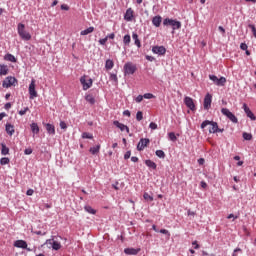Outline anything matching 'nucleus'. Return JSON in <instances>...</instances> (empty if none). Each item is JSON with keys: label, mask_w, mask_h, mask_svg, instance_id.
Segmentation results:
<instances>
[{"label": "nucleus", "mask_w": 256, "mask_h": 256, "mask_svg": "<svg viewBox=\"0 0 256 256\" xmlns=\"http://www.w3.org/2000/svg\"><path fill=\"white\" fill-rule=\"evenodd\" d=\"M17 33L19 37L22 39V41H31V33H29V31H26L25 24L18 23Z\"/></svg>", "instance_id": "f257e3e1"}, {"label": "nucleus", "mask_w": 256, "mask_h": 256, "mask_svg": "<svg viewBox=\"0 0 256 256\" xmlns=\"http://www.w3.org/2000/svg\"><path fill=\"white\" fill-rule=\"evenodd\" d=\"M164 27H172L173 31H177V29H181V21L171 18H165L163 20Z\"/></svg>", "instance_id": "f03ea898"}, {"label": "nucleus", "mask_w": 256, "mask_h": 256, "mask_svg": "<svg viewBox=\"0 0 256 256\" xmlns=\"http://www.w3.org/2000/svg\"><path fill=\"white\" fill-rule=\"evenodd\" d=\"M80 83L82 85L83 91H87L93 87V80L89 78L87 75H83L80 77Z\"/></svg>", "instance_id": "7ed1b4c3"}, {"label": "nucleus", "mask_w": 256, "mask_h": 256, "mask_svg": "<svg viewBox=\"0 0 256 256\" xmlns=\"http://www.w3.org/2000/svg\"><path fill=\"white\" fill-rule=\"evenodd\" d=\"M124 75H134L137 72V65L133 62H126L124 64Z\"/></svg>", "instance_id": "20e7f679"}, {"label": "nucleus", "mask_w": 256, "mask_h": 256, "mask_svg": "<svg viewBox=\"0 0 256 256\" xmlns=\"http://www.w3.org/2000/svg\"><path fill=\"white\" fill-rule=\"evenodd\" d=\"M208 125H211V128L209 129V133H217L219 125L217 122L205 120L201 124V129H205Z\"/></svg>", "instance_id": "39448f33"}, {"label": "nucleus", "mask_w": 256, "mask_h": 256, "mask_svg": "<svg viewBox=\"0 0 256 256\" xmlns=\"http://www.w3.org/2000/svg\"><path fill=\"white\" fill-rule=\"evenodd\" d=\"M36 80L34 78H32L30 84H29V87H28V93H29V98L30 99H36V97H38V94H37V90L35 89L36 87Z\"/></svg>", "instance_id": "423d86ee"}, {"label": "nucleus", "mask_w": 256, "mask_h": 256, "mask_svg": "<svg viewBox=\"0 0 256 256\" xmlns=\"http://www.w3.org/2000/svg\"><path fill=\"white\" fill-rule=\"evenodd\" d=\"M221 113H222V115H225V117H227L229 120H231L232 123H239L237 116H235V114H233L231 111H229V109L222 108Z\"/></svg>", "instance_id": "0eeeda50"}, {"label": "nucleus", "mask_w": 256, "mask_h": 256, "mask_svg": "<svg viewBox=\"0 0 256 256\" xmlns=\"http://www.w3.org/2000/svg\"><path fill=\"white\" fill-rule=\"evenodd\" d=\"M17 83V78L13 76H8L5 78V80L2 82V87L5 89H9V87H13Z\"/></svg>", "instance_id": "6e6552de"}, {"label": "nucleus", "mask_w": 256, "mask_h": 256, "mask_svg": "<svg viewBox=\"0 0 256 256\" xmlns=\"http://www.w3.org/2000/svg\"><path fill=\"white\" fill-rule=\"evenodd\" d=\"M44 245H50L48 246V249H52L54 251H59V249H61V243L55 241L53 238L52 239H47L46 242L44 243Z\"/></svg>", "instance_id": "1a4fd4ad"}, {"label": "nucleus", "mask_w": 256, "mask_h": 256, "mask_svg": "<svg viewBox=\"0 0 256 256\" xmlns=\"http://www.w3.org/2000/svg\"><path fill=\"white\" fill-rule=\"evenodd\" d=\"M211 103H213V96L207 93L204 97L203 107L205 111H209L211 109Z\"/></svg>", "instance_id": "9d476101"}, {"label": "nucleus", "mask_w": 256, "mask_h": 256, "mask_svg": "<svg viewBox=\"0 0 256 256\" xmlns=\"http://www.w3.org/2000/svg\"><path fill=\"white\" fill-rule=\"evenodd\" d=\"M184 103H185L186 107H188V109H190V111L197 110V107L195 106V102L193 101V98L186 96L184 98Z\"/></svg>", "instance_id": "9b49d317"}, {"label": "nucleus", "mask_w": 256, "mask_h": 256, "mask_svg": "<svg viewBox=\"0 0 256 256\" xmlns=\"http://www.w3.org/2000/svg\"><path fill=\"white\" fill-rule=\"evenodd\" d=\"M14 247H17L18 249H26V251H33V249L27 247V241L25 240H16L14 242Z\"/></svg>", "instance_id": "f8f14e48"}, {"label": "nucleus", "mask_w": 256, "mask_h": 256, "mask_svg": "<svg viewBox=\"0 0 256 256\" xmlns=\"http://www.w3.org/2000/svg\"><path fill=\"white\" fill-rule=\"evenodd\" d=\"M135 19V11L133 8H128L124 14V20L131 22Z\"/></svg>", "instance_id": "ddd939ff"}, {"label": "nucleus", "mask_w": 256, "mask_h": 256, "mask_svg": "<svg viewBox=\"0 0 256 256\" xmlns=\"http://www.w3.org/2000/svg\"><path fill=\"white\" fill-rule=\"evenodd\" d=\"M150 143L149 138H141L140 141L137 144V150L143 151L145 147H147Z\"/></svg>", "instance_id": "4468645a"}, {"label": "nucleus", "mask_w": 256, "mask_h": 256, "mask_svg": "<svg viewBox=\"0 0 256 256\" xmlns=\"http://www.w3.org/2000/svg\"><path fill=\"white\" fill-rule=\"evenodd\" d=\"M152 52L155 55H165L167 53V49L165 48V46H154L152 48Z\"/></svg>", "instance_id": "2eb2a0df"}, {"label": "nucleus", "mask_w": 256, "mask_h": 256, "mask_svg": "<svg viewBox=\"0 0 256 256\" xmlns=\"http://www.w3.org/2000/svg\"><path fill=\"white\" fill-rule=\"evenodd\" d=\"M242 108L244 109V112L246 113L247 117H249V119H251V121L256 120L255 114H253V112L251 111L249 106H247L246 103L243 104Z\"/></svg>", "instance_id": "dca6fc26"}, {"label": "nucleus", "mask_w": 256, "mask_h": 256, "mask_svg": "<svg viewBox=\"0 0 256 256\" xmlns=\"http://www.w3.org/2000/svg\"><path fill=\"white\" fill-rule=\"evenodd\" d=\"M161 23H163V17L161 15H156L152 18V25L154 27H161Z\"/></svg>", "instance_id": "f3484780"}, {"label": "nucleus", "mask_w": 256, "mask_h": 256, "mask_svg": "<svg viewBox=\"0 0 256 256\" xmlns=\"http://www.w3.org/2000/svg\"><path fill=\"white\" fill-rule=\"evenodd\" d=\"M5 131H6L7 135L12 137V135L15 134V126L13 124H11V123H6Z\"/></svg>", "instance_id": "a211bd4d"}, {"label": "nucleus", "mask_w": 256, "mask_h": 256, "mask_svg": "<svg viewBox=\"0 0 256 256\" xmlns=\"http://www.w3.org/2000/svg\"><path fill=\"white\" fill-rule=\"evenodd\" d=\"M5 75H9V66L0 64V77H4Z\"/></svg>", "instance_id": "6ab92c4d"}, {"label": "nucleus", "mask_w": 256, "mask_h": 256, "mask_svg": "<svg viewBox=\"0 0 256 256\" xmlns=\"http://www.w3.org/2000/svg\"><path fill=\"white\" fill-rule=\"evenodd\" d=\"M132 39L134 41V45H136L138 49H141V40L139 39V35L136 32L132 33Z\"/></svg>", "instance_id": "aec40b11"}, {"label": "nucleus", "mask_w": 256, "mask_h": 256, "mask_svg": "<svg viewBox=\"0 0 256 256\" xmlns=\"http://www.w3.org/2000/svg\"><path fill=\"white\" fill-rule=\"evenodd\" d=\"M139 251H141V249H135V248L124 249L125 255H138Z\"/></svg>", "instance_id": "412c9836"}, {"label": "nucleus", "mask_w": 256, "mask_h": 256, "mask_svg": "<svg viewBox=\"0 0 256 256\" xmlns=\"http://www.w3.org/2000/svg\"><path fill=\"white\" fill-rule=\"evenodd\" d=\"M101 151V144H97L96 146L90 147L89 153L91 155H99V152Z\"/></svg>", "instance_id": "4be33fe9"}, {"label": "nucleus", "mask_w": 256, "mask_h": 256, "mask_svg": "<svg viewBox=\"0 0 256 256\" xmlns=\"http://www.w3.org/2000/svg\"><path fill=\"white\" fill-rule=\"evenodd\" d=\"M46 131L48 135H55V125L51 123H47L45 125Z\"/></svg>", "instance_id": "5701e85b"}, {"label": "nucleus", "mask_w": 256, "mask_h": 256, "mask_svg": "<svg viewBox=\"0 0 256 256\" xmlns=\"http://www.w3.org/2000/svg\"><path fill=\"white\" fill-rule=\"evenodd\" d=\"M115 67V62L111 59H107L105 62V69L106 71H111Z\"/></svg>", "instance_id": "b1692460"}, {"label": "nucleus", "mask_w": 256, "mask_h": 256, "mask_svg": "<svg viewBox=\"0 0 256 256\" xmlns=\"http://www.w3.org/2000/svg\"><path fill=\"white\" fill-rule=\"evenodd\" d=\"M85 101H87V103L90 105H95V96L93 94H86Z\"/></svg>", "instance_id": "393cba45"}, {"label": "nucleus", "mask_w": 256, "mask_h": 256, "mask_svg": "<svg viewBox=\"0 0 256 256\" xmlns=\"http://www.w3.org/2000/svg\"><path fill=\"white\" fill-rule=\"evenodd\" d=\"M4 60L5 61H10V63H17V58H15V56H13V54H11V53H7L4 56Z\"/></svg>", "instance_id": "a878e982"}, {"label": "nucleus", "mask_w": 256, "mask_h": 256, "mask_svg": "<svg viewBox=\"0 0 256 256\" xmlns=\"http://www.w3.org/2000/svg\"><path fill=\"white\" fill-rule=\"evenodd\" d=\"M113 125H115V127H117L118 129H120V131H125L127 125L119 122L118 120L113 121Z\"/></svg>", "instance_id": "bb28decb"}, {"label": "nucleus", "mask_w": 256, "mask_h": 256, "mask_svg": "<svg viewBox=\"0 0 256 256\" xmlns=\"http://www.w3.org/2000/svg\"><path fill=\"white\" fill-rule=\"evenodd\" d=\"M226 83H227V78L221 76L220 78H218V81L216 82V85L218 87H225Z\"/></svg>", "instance_id": "cd10ccee"}, {"label": "nucleus", "mask_w": 256, "mask_h": 256, "mask_svg": "<svg viewBox=\"0 0 256 256\" xmlns=\"http://www.w3.org/2000/svg\"><path fill=\"white\" fill-rule=\"evenodd\" d=\"M145 165L146 167H149V169H157V164L152 160H145Z\"/></svg>", "instance_id": "c85d7f7f"}, {"label": "nucleus", "mask_w": 256, "mask_h": 256, "mask_svg": "<svg viewBox=\"0 0 256 256\" xmlns=\"http://www.w3.org/2000/svg\"><path fill=\"white\" fill-rule=\"evenodd\" d=\"M109 80L114 83V85H119V78H117V74L110 73Z\"/></svg>", "instance_id": "c756f323"}, {"label": "nucleus", "mask_w": 256, "mask_h": 256, "mask_svg": "<svg viewBox=\"0 0 256 256\" xmlns=\"http://www.w3.org/2000/svg\"><path fill=\"white\" fill-rule=\"evenodd\" d=\"M1 155H9V147L5 143L1 144Z\"/></svg>", "instance_id": "7c9ffc66"}, {"label": "nucleus", "mask_w": 256, "mask_h": 256, "mask_svg": "<svg viewBox=\"0 0 256 256\" xmlns=\"http://www.w3.org/2000/svg\"><path fill=\"white\" fill-rule=\"evenodd\" d=\"M30 127H31L32 133H34V135H38V133H39V125L37 123H32L30 125Z\"/></svg>", "instance_id": "2f4dec72"}, {"label": "nucleus", "mask_w": 256, "mask_h": 256, "mask_svg": "<svg viewBox=\"0 0 256 256\" xmlns=\"http://www.w3.org/2000/svg\"><path fill=\"white\" fill-rule=\"evenodd\" d=\"M93 31H95V27L93 26H90L89 28L85 29V30H82L80 32V35H89V33H93Z\"/></svg>", "instance_id": "473e14b6"}, {"label": "nucleus", "mask_w": 256, "mask_h": 256, "mask_svg": "<svg viewBox=\"0 0 256 256\" xmlns=\"http://www.w3.org/2000/svg\"><path fill=\"white\" fill-rule=\"evenodd\" d=\"M84 210L86 211V213H89L90 215H95L97 213V210L93 209V207L86 205L84 207Z\"/></svg>", "instance_id": "72a5a7b5"}, {"label": "nucleus", "mask_w": 256, "mask_h": 256, "mask_svg": "<svg viewBox=\"0 0 256 256\" xmlns=\"http://www.w3.org/2000/svg\"><path fill=\"white\" fill-rule=\"evenodd\" d=\"M123 43H124V45H126V47H129V45H130V43H131V35L126 34V35L123 37Z\"/></svg>", "instance_id": "f704fd0d"}, {"label": "nucleus", "mask_w": 256, "mask_h": 256, "mask_svg": "<svg viewBox=\"0 0 256 256\" xmlns=\"http://www.w3.org/2000/svg\"><path fill=\"white\" fill-rule=\"evenodd\" d=\"M242 137L245 141H251V139H253V135H251L250 133L244 132L242 134Z\"/></svg>", "instance_id": "c9c22d12"}, {"label": "nucleus", "mask_w": 256, "mask_h": 256, "mask_svg": "<svg viewBox=\"0 0 256 256\" xmlns=\"http://www.w3.org/2000/svg\"><path fill=\"white\" fill-rule=\"evenodd\" d=\"M81 137L82 139H93V134L89 132H83Z\"/></svg>", "instance_id": "e433bc0d"}, {"label": "nucleus", "mask_w": 256, "mask_h": 256, "mask_svg": "<svg viewBox=\"0 0 256 256\" xmlns=\"http://www.w3.org/2000/svg\"><path fill=\"white\" fill-rule=\"evenodd\" d=\"M240 255H243V250L239 247L234 249L232 256H240Z\"/></svg>", "instance_id": "4c0bfd02"}, {"label": "nucleus", "mask_w": 256, "mask_h": 256, "mask_svg": "<svg viewBox=\"0 0 256 256\" xmlns=\"http://www.w3.org/2000/svg\"><path fill=\"white\" fill-rule=\"evenodd\" d=\"M143 198L145 201H148L150 203L153 201V196L149 195V193H147V192H144Z\"/></svg>", "instance_id": "58836bf2"}, {"label": "nucleus", "mask_w": 256, "mask_h": 256, "mask_svg": "<svg viewBox=\"0 0 256 256\" xmlns=\"http://www.w3.org/2000/svg\"><path fill=\"white\" fill-rule=\"evenodd\" d=\"M11 163V160L7 157H3L0 159V165H9Z\"/></svg>", "instance_id": "ea45409f"}, {"label": "nucleus", "mask_w": 256, "mask_h": 256, "mask_svg": "<svg viewBox=\"0 0 256 256\" xmlns=\"http://www.w3.org/2000/svg\"><path fill=\"white\" fill-rule=\"evenodd\" d=\"M156 155L157 157H159L160 159H165V152L163 150H157L156 151Z\"/></svg>", "instance_id": "a19ab883"}, {"label": "nucleus", "mask_w": 256, "mask_h": 256, "mask_svg": "<svg viewBox=\"0 0 256 256\" xmlns=\"http://www.w3.org/2000/svg\"><path fill=\"white\" fill-rule=\"evenodd\" d=\"M158 233H162V235H167L168 239L171 237V233L167 229H161Z\"/></svg>", "instance_id": "79ce46f5"}, {"label": "nucleus", "mask_w": 256, "mask_h": 256, "mask_svg": "<svg viewBox=\"0 0 256 256\" xmlns=\"http://www.w3.org/2000/svg\"><path fill=\"white\" fill-rule=\"evenodd\" d=\"M168 137L170 139V141H177V136L174 134V132H170L168 133Z\"/></svg>", "instance_id": "37998d69"}, {"label": "nucleus", "mask_w": 256, "mask_h": 256, "mask_svg": "<svg viewBox=\"0 0 256 256\" xmlns=\"http://www.w3.org/2000/svg\"><path fill=\"white\" fill-rule=\"evenodd\" d=\"M136 120L137 121H143V112L142 111H138L136 113Z\"/></svg>", "instance_id": "c03bdc74"}, {"label": "nucleus", "mask_w": 256, "mask_h": 256, "mask_svg": "<svg viewBox=\"0 0 256 256\" xmlns=\"http://www.w3.org/2000/svg\"><path fill=\"white\" fill-rule=\"evenodd\" d=\"M27 111H29V107H24L22 110L18 111V114L23 117V115L27 114Z\"/></svg>", "instance_id": "a18cd8bd"}, {"label": "nucleus", "mask_w": 256, "mask_h": 256, "mask_svg": "<svg viewBox=\"0 0 256 256\" xmlns=\"http://www.w3.org/2000/svg\"><path fill=\"white\" fill-rule=\"evenodd\" d=\"M248 27H249V29H251V31H252L255 39H256V27H255V25L254 24H249Z\"/></svg>", "instance_id": "49530a36"}, {"label": "nucleus", "mask_w": 256, "mask_h": 256, "mask_svg": "<svg viewBox=\"0 0 256 256\" xmlns=\"http://www.w3.org/2000/svg\"><path fill=\"white\" fill-rule=\"evenodd\" d=\"M218 79L219 78L216 75H209V80L213 81V83H215V85H217Z\"/></svg>", "instance_id": "de8ad7c7"}, {"label": "nucleus", "mask_w": 256, "mask_h": 256, "mask_svg": "<svg viewBox=\"0 0 256 256\" xmlns=\"http://www.w3.org/2000/svg\"><path fill=\"white\" fill-rule=\"evenodd\" d=\"M144 99H155V95H153L152 93H145Z\"/></svg>", "instance_id": "09e8293b"}, {"label": "nucleus", "mask_w": 256, "mask_h": 256, "mask_svg": "<svg viewBox=\"0 0 256 256\" xmlns=\"http://www.w3.org/2000/svg\"><path fill=\"white\" fill-rule=\"evenodd\" d=\"M144 98V95H138L136 98H135V101L136 103H141V101H143Z\"/></svg>", "instance_id": "8fccbe9b"}, {"label": "nucleus", "mask_w": 256, "mask_h": 256, "mask_svg": "<svg viewBox=\"0 0 256 256\" xmlns=\"http://www.w3.org/2000/svg\"><path fill=\"white\" fill-rule=\"evenodd\" d=\"M107 41H108V39H107V37H105V38L100 39L98 41V43H99V45H106Z\"/></svg>", "instance_id": "3c124183"}, {"label": "nucleus", "mask_w": 256, "mask_h": 256, "mask_svg": "<svg viewBox=\"0 0 256 256\" xmlns=\"http://www.w3.org/2000/svg\"><path fill=\"white\" fill-rule=\"evenodd\" d=\"M240 49H241L242 51H247V49H249V46H247V44H245V43H241V44H240Z\"/></svg>", "instance_id": "603ef678"}, {"label": "nucleus", "mask_w": 256, "mask_h": 256, "mask_svg": "<svg viewBox=\"0 0 256 256\" xmlns=\"http://www.w3.org/2000/svg\"><path fill=\"white\" fill-rule=\"evenodd\" d=\"M31 153H33V149L32 148H26L24 150V155H31Z\"/></svg>", "instance_id": "864d4df0"}, {"label": "nucleus", "mask_w": 256, "mask_h": 256, "mask_svg": "<svg viewBox=\"0 0 256 256\" xmlns=\"http://www.w3.org/2000/svg\"><path fill=\"white\" fill-rule=\"evenodd\" d=\"M131 158V150H128L125 154H124V159H130Z\"/></svg>", "instance_id": "5fc2aeb1"}, {"label": "nucleus", "mask_w": 256, "mask_h": 256, "mask_svg": "<svg viewBox=\"0 0 256 256\" xmlns=\"http://www.w3.org/2000/svg\"><path fill=\"white\" fill-rule=\"evenodd\" d=\"M149 128L152 129V130L157 129V123L151 122V123L149 124Z\"/></svg>", "instance_id": "6e6d98bb"}, {"label": "nucleus", "mask_w": 256, "mask_h": 256, "mask_svg": "<svg viewBox=\"0 0 256 256\" xmlns=\"http://www.w3.org/2000/svg\"><path fill=\"white\" fill-rule=\"evenodd\" d=\"M60 8L62 9V11H69V5L67 4H62Z\"/></svg>", "instance_id": "4d7b16f0"}, {"label": "nucleus", "mask_w": 256, "mask_h": 256, "mask_svg": "<svg viewBox=\"0 0 256 256\" xmlns=\"http://www.w3.org/2000/svg\"><path fill=\"white\" fill-rule=\"evenodd\" d=\"M60 129H67V123H65V121L60 122Z\"/></svg>", "instance_id": "13d9d810"}, {"label": "nucleus", "mask_w": 256, "mask_h": 256, "mask_svg": "<svg viewBox=\"0 0 256 256\" xmlns=\"http://www.w3.org/2000/svg\"><path fill=\"white\" fill-rule=\"evenodd\" d=\"M33 193H35V190L28 189L27 192H26V195H28V197H31L33 195Z\"/></svg>", "instance_id": "bf43d9fd"}, {"label": "nucleus", "mask_w": 256, "mask_h": 256, "mask_svg": "<svg viewBox=\"0 0 256 256\" xmlns=\"http://www.w3.org/2000/svg\"><path fill=\"white\" fill-rule=\"evenodd\" d=\"M192 245H194V249H200V245H199V243H197V240H195V241H193L192 242Z\"/></svg>", "instance_id": "052dcab7"}, {"label": "nucleus", "mask_w": 256, "mask_h": 256, "mask_svg": "<svg viewBox=\"0 0 256 256\" xmlns=\"http://www.w3.org/2000/svg\"><path fill=\"white\" fill-rule=\"evenodd\" d=\"M123 115H124L125 117H131V111L125 110V111L123 112Z\"/></svg>", "instance_id": "680f3d73"}, {"label": "nucleus", "mask_w": 256, "mask_h": 256, "mask_svg": "<svg viewBox=\"0 0 256 256\" xmlns=\"http://www.w3.org/2000/svg\"><path fill=\"white\" fill-rule=\"evenodd\" d=\"M106 38L109 39H115V33H110L106 36Z\"/></svg>", "instance_id": "e2e57ef3"}, {"label": "nucleus", "mask_w": 256, "mask_h": 256, "mask_svg": "<svg viewBox=\"0 0 256 256\" xmlns=\"http://www.w3.org/2000/svg\"><path fill=\"white\" fill-rule=\"evenodd\" d=\"M198 165H205V158L198 159Z\"/></svg>", "instance_id": "0e129e2a"}, {"label": "nucleus", "mask_w": 256, "mask_h": 256, "mask_svg": "<svg viewBox=\"0 0 256 256\" xmlns=\"http://www.w3.org/2000/svg\"><path fill=\"white\" fill-rule=\"evenodd\" d=\"M4 108L6 109V111H9V109L11 108V102L6 103Z\"/></svg>", "instance_id": "69168bd1"}, {"label": "nucleus", "mask_w": 256, "mask_h": 256, "mask_svg": "<svg viewBox=\"0 0 256 256\" xmlns=\"http://www.w3.org/2000/svg\"><path fill=\"white\" fill-rule=\"evenodd\" d=\"M218 30L222 33V35H225V28H223V26H219Z\"/></svg>", "instance_id": "338daca9"}, {"label": "nucleus", "mask_w": 256, "mask_h": 256, "mask_svg": "<svg viewBox=\"0 0 256 256\" xmlns=\"http://www.w3.org/2000/svg\"><path fill=\"white\" fill-rule=\"evenodd\" d=\"M146 59H147V61H154L155 57L147 55Z\"/></svg>", "instance_id": "774afa93"}]
</instances>
